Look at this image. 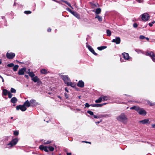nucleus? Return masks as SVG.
Masks as SVG:
<instances>
[{
    "label": "nucleus",
    "mask_w": 155,
    "mask_h": 155,
    "mask_svg": "<svg viewBox=\"0 0 155 155\" xmlns=\"http://www.w3.org/2000/svg\"><path fill=\"white\" fill-rule=\"evenodd\" d=\"M141 16L142 20L144 21H147L150 18L149 15L147 13H144Z\"/></svg>",
    "instance_id": "nucleus-5"
},
{
    "label": "nucleus",
    "mask_w": 155,
    "mask_h": 155,
    "mask_svg": "<svg viewBox=\"0 0 155 155\" xmlns=\"http://www.w3.org/2000/svg\"><path fill=\"white\" fill-rule=\"evenodd\" d=\"M18 66L17 65L13 66V70L14 71H16L18 68Z\"/></svg>",
    "instance_id": "nucleus-33"
},
{
    "label": "nucleus",
    "mask_w": 155,
    "mask_h": 155,
    "mask_svg": "<svg viewBox=\"0 0 155 155\" xmlns=\"http://www.w3.org/2000/svg\"><path fill=\"white\" fill-rule=\"evenodd\" d=\"M65 91L67 92H68V90L67 89V88L66 87L65 88Z\"/></svg>",
    "instance_id": "nucleus-59"
},
{
    "label": "nucleus",
    "mask_w": 155,
    "mask_h": 155,
    "mask_svg": "<svg viewBox=\"0 0 155 155\" xmlns=\"http://www.w3.org/2000/svg\"><path fill=\"white\" fill-rule=\"evenodd\" d=\"M18 101L17 98L16 97H13L11 100V102L13 104L16 103Z\"/></svg>",
    "instance_id": "nucleus-19"
},
{
    "label": "nucleus",
    "mask_w": 155,
    "mask_h": 155,
    "mask_svg": "<svg viewBox=\"0 0 155 155\" xmlns=\"http://www.w3.org/2000/svg\"><path fill=\"white\" fill-rule=\"evenodd\" d=\"M85 142V143H90V144H91V143L90 142H87V141H83L82 142Z\"/></svg>",
    "instance_id": "nucleus-57"
},
{
    "label": "nucleus",
    "mask_w": 155,
    "mask_h": 155,
    "mask_svg": "<svg viewBox=\"0 0 155 155\" xmlns=\"http://www.w3.org/2000/svg\"><path fill=\"white\" fill-rule=\"evenodd\" d=\"M117 119L124 124H126L127 122V118L126 114L123 113L118 116L117 117Z\"/></svg>",
    "instance_id": "nucleus-1"
},
{
    "label": "nucleus",
    "mask_w": 155,
    "mask_h": 155,
    "mask_svg": "<svg viewBox=\"0 0 155 155\" xmlns=\"http://www.w3.org/2000/svg\"><path fill=\"white\" fill-rule=\"evenodd\" d=\"M18 141L17 138H15L13 139L11 142L8 144V145H10V147L15 145L17 143Z\"/></svg>",
    "instance_id": "nucleus-8"
},
{
    "label": "nucleus",
    "mask_w": 155,
    "mask_h": 155,
    "mask_svg": "<svg viewBox=\"0 0 155 155\" xmlns=\"http://www.w3.org/2000/svg\"><path fill=\"white\" fill-rule=\"evenodd\" d=\"M24 106L25 107H29L31 106L30 101H29L28 100H26L23 104Z\"/></svg>",
    "instance_id": "nucleus-16"
},
{
    "label": "nucleus",
    "mask_w": 155,
    "mask_h": 155,
    "mask_svg": "<svg viewBox=\"0 0 155 155\" xmlns=\"http://www.w3.org/2000/svg\"><path fill=\"white\" fill-rule=\"evenodd\" d=\"M62 1L63 2H64V3H65L68 5L70 7L72 8H73L72 7V6H71V4H70V3H69V2H68L67 1H64V0H62Z\"/></svg>",
    "instance_id": "nucleus-32"
},
{
    "label": "nucleus",
    "mask_w": 155,
    "mask_h": 155,
    "mask_svg": "<svg viewBox=\"0 0 155 155\" xmlns=\"http://www.w3.org/2000/svg\"><path fill=\"white\" fill-rule=\"evenodd\" d=\"M40 71L41 73L42 74H46L48 73L47 71L45 69H41Z\"/></svg>",
    "instance_id": "nucleus-26"
},
{
    "label": "nucleus",
    "mask_w": 155,
    "mask_h": 155,
    "mask_svg": "<svg viewBox=\"0 0 155 155\" xmlns=\"http://www.w3.org/2000/svg\"><path fill=\"white\" fill-rule=\"evenodd\" d=\"M8 97L9 98H11L12 96V94L10 91L8 92Z\"/></svg>",
    "instance_id": "nucleus-42"
},
{
    "label": "nucleus",
    "mask_w": 155,
    "mask_h": 155,
    "mask_svg": "<svg viewBox=\"0 0 155 155\" xmlns=\"http://www.w3.org/2000/svg\"><path fill=\"white\" fill-rule=\"evenodd\" d=\"M11 92L12 93H15L16 92V90L14 88H11Z\"/></svg>",
    "instance_id": "nucleus-37"
},
{
    "label": "nucleus",
    "mask_w": 155,
    "mask_h": 155,
    "mask_svg": "<svg viewBox=\"0 0 155 155\" xmlns=\"http://www.w3.org/2000/svg\"><path fill=\"white\" fill-rule=\"evenodd\" d=\"M145 38V37L143 35H140L139 37L140 39H144Z\"/></svg>",
    "instance_id": "nucleus-46"
},
{
    "label": "nucleus",
    "mask_w": 155,
    "mask_h": 155,
    "mask_svg": "<svg viewBox=\"0 0 155 155\" xmlns=\"http://www.w3.org/2000/svg\"><path fill=\"white\" fill-rule=\"evenodd\" d=\"M91 106L97 107H102V105L99 104H91Z\"/></svg>",
    "instance_id": "nucleus-22"
},
{
    "label": "nucleus",
    "mask_w": 155,
    "mask_h": 155,
    "mask_svg": "<svg viewBox=\"0 0 155 155\" xmlns=\"http://www.w3.org/2000/svg\"><path fill=\"white\" fill-rule=\"evenodd\" d=\"M137 2L139 3H142L143 1V0H136Z\"/></svg>",
    "instance_id": "nucleus-50"
},
{
    "label": "nucleus",
    "mask_w": 155,
    "mask_h": 155,
    "mask_svg": "<svg viewBox=\"0 0 155 155\" xmlns=\"http://www.w3.org/2000/svg\"><path fill=\"white\" fill-rule=\"evenodd\" d=\"M151 126L152 128H155V124H152Z\"/></svg>",
    "instance_id": "nucleus-54"
},
{
    "label": "nucleus",
    "mask_w": 155,
    "mask_h": 155,
    "mask_svg": "<svg viewBox=\"0 0 155 155\" xmlns=\"http://www.w3.org/2000/svg\"><path fill=\"white\" fill-rule=\"evenodd\" d=\"M9 92L7 89H4L3 90L2 93L4 96H6L8 94Z\"/></svg>",
    "instance_id": "nucleus-23"
},
{
    "label": "nucleus",
    "mask_w": 155,
    "mask_h": 155,
    "mask_svg": "<svg viewBox=\"0 0 155 155\" xmlns=\"http://www.w3.org/2000/svg\"><path fill=\"white\" fill-rule=\"evenodd\" d=\"M155 22L154 21H153L152 22V24H154L155 23Z\"/></svg>",
    "instance_id": "nucleus-63"
},
{
    "label": "nucleus",
    "mask_w": 155,
    "mask_h": 155,
    "mask_svg": "<svg viewBox=\"0 0 155 155\" xmlns=\"http://www.w3.org/2000/svg\"><path fill=\"white\" fill-rule=\"evenodd\" d=\"M26 71V68H23L19 70L18 73L19 75H23Z\"/></svg>",
    "instance_id": "nucleus-12"
},
{
    "label": "nucleus",
    "mask_w": 155,
    "mask_h": 155,
    "mask_svg": "<svg viewBox=\"0 0 155 155\" xmlns=\"http://www.w3.org/2000/svg\"><path fill=\"white\" fill-rule=\"evenodd\" d=\"M6 57L7 58L9 59H12L15 56V54L13 53H8L7 52L6 54Z\"/></svg>",
    "instance_id": "nucleus-9"
},
{
    "label": "nucleus",
    "mask_w": 155,
    "mask_h": 155,
    "mask_svg": "<svg viewBox=\"0 0 155 155\" xmlns=\"http://www.w3.org/2000/svg\"><path fill=\"white\" fill-rule=\"evenodd\" d=\"M147 56H149L150 57L152 60L155 62V55L152 51H148L146 52V54Z\"/></svg>",
    "instance_id": "nucleus-6"
},
{
    "label": "nucleus",
    "mask_w": 155,
    "mask_h": 155,
    "mask_svg": "<svg viewBox=\"0 0 155 155\" xmlns=\"http://www.w3.org/2000/svg\"><path fill=\"white\" fill-rule=\"evenodd\" d=\"M102 101V99L101 96L98 99L96 100L95 101L96 103H100Z\"/></svg>",
    "instance_id": "nucleus-29"
},
{
    "label": "nucleus",
    "mask_w": 155,
    "mask_h": 155,
    "mask_svg": "<svg viewBox=\"0 0 155 155\" xmlns=\"http://www.w3.org/2000/svg\"><path fill=\"white\" fill-rule=\"evenodd\" d=\"M47 31L48 32H51V29L50 28H48Z\"/></svg>",
    "instance_id": "nucleus-55"
},
{
    "label": "nucleus",
    "mask_w": 155,
    "mask_h": 155,
    "mask_svg": "<svg viewBox=\"0 0 155 155\" xmlns=\"http://www.w3.org/2000/svg\"><path fill=\"white\" fill-rule=\"evenodd\" d=\"M52 0L53 1H54L55 2H57V3L58 2V1H56V0Z\"/></svg>",
    "instance_id": "nucleus-61"
},
{
    "label": "nucleus",
    "mask_w": 155,
    "mask_h": 155,
    "mask_svg": "<svg viewBox=\"0 0 155 155\" xmlns=\"http://www.w3.org/2000/svg\"><path fill=\"white\" fill-rule=\"evenodd\" d=\"M7 66L9 67H12L14 66V64L13 63H10L8 64L7 65Z\"/></svg>",
    "instance_id": "nucleus-41"
},
{
    "label": "nucleus",
    "mask_w": 155,
    "mask_h": 155,
    "mask_svg": "<svg viewBox=\"0 0 155 155\" xmlns=\"http://www.w3.org/2000/svg\"><path fill=\"white\" fill-rule=\"evenodd\" d=\"M77 86L81 88L84 87V83L82 80L78 81L77 84Z\"/></svg>",
    "instance_id": "nucleus-13"
},
{
    "label": "nucleus",
    "mask_w": 155,
    "mask_h": 155,
    "mask_svg": "<svg viewBox=\"0 0 155 155\" xmlns=\"http://www.w3.org/2000/svg\"><path fill=\"white\" fill-rule=\"evenodd\" d=\"M149 121V120L148 119H146L140 121L139 122L143 124H145L148 123Z\"/></svg>",
    "instance_id": "nucleus-20"
},
{
    "label": "nucleus",
    "mask_w": 155,
    "mask_h": 155,
    "mask_svg": "<svg viewBox=\"0 0 155 155\" xmlns=\"http://www.w3.org/2000/svg\"><path fill=\"white\" fill-rule=\"evenodd\" d=\"M84 105L87 107H89L90 106H91V104L89 105L88 103H86Z\"/></svg>",
    "instance_id": "nucleus-47"
},
{
    "label": "nucleus",
    "mask_w": 155,
    "mask_h": 155,
    "mask_svg": "<svg viewBox=\"0 0 155 155\" xmlns=\"http://www.w3.org/2000/svg\"><path fill=\"white\" fill-rule=\"evenodd\" d=\"M130 109L131 110H135L140 115L145 116L147 114V112L143 108H140L138 106H134L131 107Z\"/></svg>",
    "instance_id": "nucleus-2"
},
{
    "label": "nucleus",
    "mask_w": 155,
    "mask_h": 155,
    "mask_svg": "<svg viewBox=\"0 0 155 155\" xmlns=\"http://www.w3.org/2000/svg\"><path fill=\"white\" fill-rule=\"evenodd\" d=\"M25 77L27 79H28L29 78V77H28V75H25Z\"/></svg>",
    "instance_id": "nucleus-53"
},
{
    "label": "nucleus",
    "mask_w": 155,
    "mask_h": 155,
    "mask_svg": "<svg viewBox=\"0 0 155 155\" xmlns=\"http://www.w3.org/2000/svg\"><path fill=\"white\" fill-rule=\"evenodd\" d=\"M137 23H135L133 24V27L135 28H137Z\"/></svg>",
    "instance_id": "nucleus-49"
},
{
    "label": "nucleus",
    "mask_w": 155,
    "mask_h": 155,
    "mask_svg": "<svg viewBox=\"0 0 155 155\" xmlns=\"http://www.w3.org/2000/svg\"><path fill=\"white\" fill-rule=\"evenodd\" d=\"M14 134L15 135H18V132L17 131H15L14 132Z\"/></svg>",
    "instance_id": "nucleus-48"
},
{
    "label": "nucleus",
    "mask_w": 155,
    "mask_h": 155,
    "mask_svg": "<svg viewBox=\"0 0 155 155\" xmlns=\"http://www.w3.org/2000/svg\"><path fill=\"white\" fill-rule=\"evenodd\" d=\"M67 155H71V153H67Z\"/></svg>",
    "instance_id": "nucleus-58"
},
{
    "label": "nucleus",
    "mask_w": 155,
    "mask_h": 155,
    "mask_svg": "<svg viewBox=\"0 0 155 155\" xmlns=\"http://www.w3.org/2000/svg\"><path fill=\"white\" fill-rule=\"evenodd\" d=\"M93 116L95 118H100L103 117V115H96L94 114Z\"/></svg>",
    "instance_id": "nucleus-28"
},
{
    "label": "nucleus",
    "mask_w": 155,
    "mask_h": 155,
    "mask_svg": "<svg viewBox=\"0 0 155 155\" xmlns=\"http://www.w3.org/2000/svg\"><path fill=\"white\" fill-rule=\"evenodd\" d=\"M24 13L25 14H31V12L30 11H25L24 12Z\"/></svg>",
    "instance_id": "nucleus-44"
},
{
    "label": "nucleus",
    "mask_w": 155,
    "mask_h": 155,
    "mask_svg": "<svg viewBox=\"0 0 155 155\" xmlns=\"http://www.w3.org/2000/svg\"><path fill=\"white\" fill-rule=\"evenodd\" d=\"M64 95H65V96L66 98L67 99H68V94H67L66 93H65Z\"/></svg>",
    "instance_id": "nucleus-51"
},
{
    "label": "nucleus",
    "mask_w": 155,
    "mask_h": 155,
    "mask_svg": "<svg viewBox=\"0 0 155 155\" xmlns=\"http://www.w3.org/2000/svg\"><path fill=\"white\" fill-rule=\"evenodd\" d=\"M37 84H36V85H40L41 84V82L40 81V80H39L38 81H37Z\"/></svg>",
    "instance_id": "nucleus-43"
},
{
    "label": "nucleus",
    "mask_w": 155,
    "mask_h": 155,
    "mask_svg": "<svg viewBox=\"0 0 155 155\" xmlns=\"http://www.w3.org/2000/svg\"><path fill=\"white\" fill-rule=\"evenodd\" d=\"M87 113L91 115H93L94 113L91 110H88L87 112Z\"/></svg>",
    "instance_id": "nucleus-40"
},
{
    "label": "nucleus",
    "mask_w": 155,
    "mask_h": 155,
    "mask_svg": "<svg viewBox=\"0 0 155 155\" xmlns=\"http://www.w3.org/2000/svg\"><path fill=\"white\" fill-rule=\"evenodd\" d=\"M95 18H96L99 21H102V18L101 16L99 15H96Z\"/></svg>",
    "instance_id": "nucleus-25"
},
{
    "label": "nucleus",
    "mask_w": 155,
    "mask_h": 155,
    "mask_svg": "<svg viewBox=\"0 0 155 155\" xmlns=\"http://www.w3.org/2000/svg\"><path fill=\"white\" fill-rule=\"evenodd\" d=\"M101 121H102V120H101V121H100L95 122V123L97 124H99L101 122Z\"/></svg>",
    "instance_id": "nucleus-52"
},
{
    "label": "nucleus",
    "mask_w": 155,
    "mask_h": 155,
    "mask_svg": "<svg viewBox=\"0 0 155 155\" xmlns=\"http://www.w3.org/2000/svg\"><path fill=\"white\" fill-rule=\"evenodd\" d=\"M86 46L89 49V50L94 54L95 55H97V54L95 52L94 50L93 49V48H92L89 45L87 44V43H86Z\"/></svg>",
    "instance_id": "nucleus-10"
},
{
    "label": "nucleus",
    "mask_w": 155,
    "mask_h": 155,
    "mask_svg": "<svg viewBox=\"0 0 155 155\" xmlns=\"http://www.w3.org/2000/svg\"><path fill=\"white\" fill-rule=\"evenodd\" d=\"M101 9L100 8H97L96 9L95 12L96 13V15H98L101 13Z\"/></svg>",
    "instance_id": "nucleus-24"
},
{
    "label": "nucleus",
    "mask_w": 155,
    "mask_h": 155,
    "mask_svg": "<svg viewBox=\"0 0 155 155\" xmlns=\"http://www.w3.org/2000/svg\"><path fill=\"white\" fill-rule=\"evenodd\" d=\"M16 109L17 110L20 109L22 111H25L27 110V108L23 104L22 105H19L17 106Z\"/></svg>",
    "instance_id": "nucleus-7"
},
{
    "label": "nucleus",
    "mask_w": 155,
    "mask_h": 155,
    "mask_svg": "<svg viewBox=\"0 0 155 155\" xmlns=\"http://www.w3.org/2000/svg\"><path fill=\"white\" fill-rule=\"evenodd\" d=\"M149 26H150V27H151V26H152V25H153V24H152V23H149Z\"/></svg>",
    "instance_id": "nucleus-56"
},
{
    "label": "nucleus",
    "mask_w": 155,
    "mask_h": 155,
    "mask_svg": "<svg viewBox=\"0 0 155 155\" xmlns=\"http://www.w3.org/2000/svg\"><path fill=\"white\" fill-rule=\"evenodd\" d=\"M66 10H67L68 11H69L70 12H71V14H72V12H74V11H72L69 8H66Z\"/></svg>",
    "instance_id": "nucleus-45"
},
{
    "label": "nucleus",
    "mask_w": 155,
    "mask_h": 155,
    "mask_svg": "<svg viewBox=\"0 0 155 155\" xmlns=\"http://www.w3.org/2000/svg\"><path fill=\"white\" fill-rule=\"evenodd\" d=\"M107 35L108 36H110L111 35V31L109 30H107L106 31Z\"/></svg>",
    "instance_id": "nucleus-34"
},
{
    "label": "nucleus",
    "mask_w": 155,
    "mask_h": 155,
    "mask_svg": "<svg viewBox=\"0 0 155 155\" xmlns=\"http://www.w3.org/2000/svg\"><path fill=\"white\" fill-rule=\"evenodd\" d=\"M30 103L31 104V106H34L37 105V103L36 102V101L34 99H31L30 101Z\"/></svg>",
    "instance_id": "nucleus-14"
},
{
    "label": "nucleus",
    "mask_w": 155,
    "mask_h": 155,
    "mask_svg": "<svg viewBox=\"0 0 155 155\" xmlns=\"http://www.w3.org/2000/svg\"><path fill=\"white\" fill-rule=\"evenodd\" d=\"M31 80L33 81L34 82H36L40 80L39 78L37 76L34 77L32 78Z\"/></svg>",
    "instance_id": "nucleus-21"
},
{
    "label": "nucleus",
    "mask_w": 155,
    "mask_h": 155,
    "mask_svg": "<svg viewBox=\"0 0 155 155\" xmlns=\"http://www.w3.org/2000/svg\"><path fill=\"white\" fill-rule=\"evenodd\" d=\"M61 78L62 79L65 84H68V83H69L70 81V78L68 77L67 75H61Z\"/></svg>",
    "instance_id": "nucleus-4"
},
{
    "label": "nucleus",
    "mask_w": 155,
    "mask_h": 155,
    "mask_svg": "<svg viewBox=\"0 0 155 155\" xmlns=\"http://www.w3.org/2000/svg\"><path fill=\"white\" fill-rule=\"evenodd\" d=\"M45 141L44 140V141L42 142L43 143H44L45 144H49L51 143V141L48 140L46 142H45Z\"/></svg>",
    "instance_id": "nucleus-39"
},
{
    "label": "nucleus",
    "mask_w": 155,
    "mask_h": 155,
    "mask_svg": "<svg viewBox=\"0 0 155 155\" xmlns=\"http://www.w3.org/2000/svg\"><path fill=\"white\" fill-rule=\"evenodd\" d=\"M103 115V117H108L111 116V115L110 114H107L104 115Z\"/></svg>",
    "instance_id": "nucleus-36"
},
{
    "label": "nucleus",
    "mask_w": 155,
    "mask_h": 155,
    "mask_svg": "<svg viewBox=\"0 0 155 155\" xmlns=\"http://www.w3.org/2000/svg\"><path fill=\"white\" fill-rule=\"evenodd\" d=\"M147 103L149 104L151 106H153L155 105V103H152L150 102L149 101H148Z\"/></svg>",
    "instance_id": "nucleus-38"
},
{
    "label": "nucleus",
    "mask_w": 155,
    "mask_h": 155,
    "mask_svg": "<svg viewBox=\"0 0 155 155\" xmlns=\"http://www.w3.org/2000/svg\"><path fill=\"white\" fill-rule=\"evenodd\" d=\"M27 73H28L29 75L31 78H33L35 76V74L32 72H29Z\"/></svg>",
    "instance_id": "nucleus-27"
},
{
    "label": "nucleus",
    "mask_w": 155,
    "mask_h": 155,
    "mask_svg": "<svg viewBox=\"0 0 155 155\" xmlns=\"http://www.w3.org/2000/svg\"><path fill=\"white\" fill-rule=\"evenodd\" d=\"M106 104H107V103H103V104H101L102 105V107L103 105H105Z\"/></svg>",
    "instance_id": "nucleus-60"
},
{
    "label": "nucleus",
    "mask_w": 155,
    "mask_h": 155,
    "mask_svg": "<svg viewBox=\"0 0 155 155\" xmlns=\"http://www.w3.org/2000/svg\"><path fill=\"white\" fill-rule=\"evenodd\" d=\"M112 41L115 43L117 44H119L120 42V38L119 37H116L115 39H113Z\"/></svg>",
    "instance_id": "nucleus-11"
},
{
    "label": "nucleus",
    "mask_w": 155,
    "mask_h": 155,
    "mask_svg": "<svg viewBox=\"0 0 155 155\" xmlns=\"http://www.w3.org/2000/svg\"><path fill=\"white\" fill-rule=\"evenodd\" d=\"M0 78H1L2 79L3 78L0 75Z\"/></svg>",
    "instance_id": "nucleus-64"
},
{
    "label": "nucleus",
    "mask_w": 155,
    "mask_h": 155,
    "mask_svg": "<svg viewBox=\"0 0 155 155\" xmlns=\"http://www.w3.org/2000/svg\"><path fill=\"white\" fill-rule=\"evenodd\" d=\"M107 48V47L105 46H102L101 47H97V49L100 51L106 48Z\"/></svg>",
    "instance_id": "nucleus-31"
},
{
    "label": "nucleus",
    "mask_w": 155,
    "mask_h": 155,
    "mask_svg": "<svg viewBox=\"0 0 155 155\" xmlns=\"http://www.w3.org/2000/svg\"><path fill=\"white\" fill-rule=\"evenodd\" d=\"M145 38H146L148 41L149 40V39L148 38L145 37Z\"/></svg>",
    "instance_id": "nucleus-62"
},
{
    "label": "nucleus",
    "mask_w": 155,
    "mask_h": 155,
    "mask_svg": "<svg viewBox=\"0 0 155 155\" xmlns=\"http://www.w3.org/2000/svg\"><path fill=\"white\" fill-rule=\"evenodd\" d=\"M91 5L93 7H97L99 6V5L98 3L94 4L91 3Z\"/></svg>",
    "instance_id": "nucleus-35"
},
{
    "label": "nucleus",
    "mask_w": 155,
    "mask_h": 155,
    "mask_svg": "<svg viewBox=\"0 0 155 155\" xmlns=\"http://www.w3.org/2000/svg\"><path fill=\"white\" fill-rule=\"evenodd\" d=\"M39 148L41 150H44L46 152H48L49 151H52L54 150L53 147L49 146V147L44 146L43 145H41L39 147Z\"/></svg>",
    "instance_id": "nucleus-3"
},
{
    "label": "nucleus",
    "mask_w": 155,
    "mask_h": 155,
    "mask_svg": "<svg viewBox=\"0 0 155 155\" xmlns=\"http://www.w3.org/2000/svg\"><path fill=\"white\" fill-rule=\"evenodd\" d=\"M122 55L125 59L128 60L129 59V56L128 54L124 52L122 53Z\"/></svg>",
    "instance_id": "nucleus-17"
},
{
    "label": "nucleus",
    "mask_w": 155,
    "mask_h": 155,
    "mask_svg": "<svg viewBox=\"0 0 155 155\" xmlns=\"http://www.w3.org/2000/svg\"><path fill=\"white\" fill-rule=\"evenodd\" d=\"M67 86H71L72 87H74L75 86V84L74 83H72L70 81L69 83H68V84L67 85Z\"/></svg>",
    "instance_id": "nucleus-30"
},
{
    "label": "nucleus",
    "mask_w": 155,
    "mask_h": 155,
    "mask_svg": "<svg viewBox=\"0 0 155 155\" xmlns=\"http://www.w3.org/2000/svg\"><path fill=\"white\" fill-rule=\"evenodd\" d=\"M72 14L77 18L79 19L80 18V15L77 12L74 11L73 12H72Z\"/></svg>",
    "instance_id": "nucleus-18"
},
{
    "label": "nucleus",
    "mask_w": 155,
    "mask_h": 155,
    "mask_svg": "<svg viewBox=\"0 0 155 155\" xmlns=\"http://www.w3.org/2000/svg\"><path fill=\"white\" fill-rule=\"evenodd\" d=\"M101 97H102L103 101H106L107 100L110 99V97L108 96H104L102 95Z\"/></svg>",
    "instance_id": "nucleus-15"
}]
</instances>
